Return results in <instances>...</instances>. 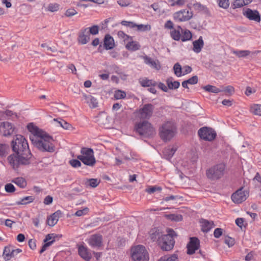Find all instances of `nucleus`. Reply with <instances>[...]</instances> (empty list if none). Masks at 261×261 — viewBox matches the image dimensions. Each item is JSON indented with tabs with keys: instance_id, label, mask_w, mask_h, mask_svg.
I'll list each match as a JSON object with an SVG mask.
<instances>
[{
	"instance_id": "1",
	"label": "nucleus",
	"mask_w": 261,
	"mask_h": 261,
	"mask_svg": "<svg viewBox=\"0 0 261 261\" xmlns=\"http://www.w3.org/2000/svg\"><path fill=\"white\" fill-rule=\"evenodd\" d=\"M12 147L15 153L8 157V161L14 170L21 166L28 165L31 163L32 154L25 138L21 135H17L12 142Z\"/></svg>"
},
{
	"instance_id": "2",
	"label": "nucleus",
	"mask_w": 261,
	"mask_h": 261,
	"mask_svg": "<svg viewBox=\"0 0 261 261\" xmlns=\"http://www.w3.org/2000/svg\"><path fill=\"white\" fill-rule=\"evenodd\" d=\"M27 127L32 134L30 139L35 147L43 152H53L55 151V146L53 144L54 140L51 136L32 123H29Z\"/></svg>"
},
{
	"instance_id": "3",
	"label": "nucleus",
	"mask_w": 261,
	"mask_h": 261,
	"mask_svg": "<svg viewBox=\"0 0 261 261\" xmlns=\"http://www.w3.org/2000/svg\"><path fill=\"white\" fill-rule=\"evenodd\" d=\"M160 136L164 141H169L177 133V128L174 123L171 121L164 122L159 129Z\"/></svg>"
},
{
	"instance_id": "4",
	"label": "nucleus",
	"mask_w": 261,
	"mask_h": 261,
	"mask_svg": "<svg viewBox=\"0 0 261 261\" xmlns=\"http://www.w3.org/2000/svg\"><path fill=\"white\" fill-rule=\"evenodd\" d=\"M174 236H176L175 231L169 229L168 234H164L159 240V245L163 250L169 251L173 248L175 243L173 239Z\"/></svg>"
},
{
	"instance_id": "5",
	"label": "nucleus",
	"mask_w": 261,
	"mask_h": 261,
	"mask_svg": "<svg viewBox=\"0 0 261 261\" xmlns=\"http://www.w3.org/2000/svg\"><path fill=\"white\" fill-rule=\"evenodd\" d=\"M136 132L141 136L150 137L155 134V131L152 125L146 121L138 123L135 125Z\"/></svg>"
},
{
	"instance_id": "6",
	"label": "nucleus",
	"mask_w": 261,
	"mask_h": 261,
	"mask_svg": "<svg viewBox=\"0 0 261 261\" xmlns=\"http://www.w3.org/2000/svg\"><path fill=\"white\" fill-rule=\"evenodd\" d=\"M85 165L89 166H93L96 163L94 155V152L92 149L86 147H83L81 150V154L77 156Z\"/></svg>"
},
{
	"instance_id": "7",
	"label": "nucleus",
	"mask_w": 261,
	"mask_h": 261,
	"mask_svg": "<svg viewBox=\"0 0 261 261\" xmlns=\"http://www.w3.org/2000/svg\"><path fill=\"white\" fill-rule=\"evenodd\" d=\"M131 257L134 261H148L149 255L145 247L137 245L132 248Z\"/></svg>"
},
{
	"instance_id": "8",
	"label": "nucleus",
	"mask_w": 261,
	"mask_h": 261,
	"mask_svg": "<svg viewBox=\"0 0 261 261\" xmlns=\"http://www.w3.org/2000/svg\"><path fill=\"white\" fill-rule=\"evenodd\" d=\"M225 165L222 164H218L211 167L206 171L207 177L212 179L216 180L221 178L224 173Z\"/></svg>"
},
{
	"instance_id": "9",
	"label": "nucleus",
	"mask_w": 261,
	"mask_h": 261,
	"mask_svg": "<svg viewBox=\"0 0 261 261\" xmlns=\"http://www.w3.org/2000/svg\"><path fill=\"white\" fill-rule=\"evenodd\" d=\"M199 137L205 141H212L214 140L216 136V132L212 128L203 127L198 131Z\"/></svg>"
},
{
	"instance_id": "10",
	"label": "nucleus",
	"mask_w": 261,
	"mask_h": 261,
	"mask_svg": "<svg viewBox=\"0 0 261 261\" xmlns=\"http://www.w3.org/2000/svg\"><path fill=\"white\" fill-rule=\"evenodd\" d=\"M192 16V12L188 9H182L174 13L173 14L174 19L177 22L188 21Z\"/></svg>"
},
{
	"instance_id": "11",
	"label": "nucleus",
	"mask_w": 261,
	"mask_h": 261,
	"mask_svg": "<svg viewBox=\"0 0 261 261\" xmlns=\"http://www.w3.org/2000/svg\"><path fill=\"white\" fill-rule=\"evenodd\" d=\"M153 109L152 105L145 104L138 111V116L141 119H149L152 115Z\"/></svg>"
},
{
	"instance_id": "12",
	"label": "nucleus",
	"mask_w": 261,
	"mask_h": 261,
	"mask_svg": "<svg viewBox=\"0 0 261 261\" xmlns=\"http://www.w3.org/2000/svg\"><path fill=\"white\" fill-rule=\"evenodd\" d=\"M248 195L249 193L241 188L232 194L231 198L235 203H241L246 200Z\"/></svg>"
},
{
	"instance_id": "13",
	"label": "nucleus",
	"mask_w": 261,
	"mask_h": 261,
	"mask_svg": "<svg viewBox=\"0 0 261 261\" xmlns=\"http://www.w3.org/2000/svg\"><path fill=\"white\" fill-rule=\"evenodd\" d=\"M86 242L93 248H99L102 246V237L100 234L91 235Z\"/></svg>"
},
{
	"instance_id": "14",
	"label": "nucleus",
	"mask_w": 261,
	"mask_h": 261,
	"mask_svg": "<svg viewBox=\"0 0 261 261\" xmlns=\"http://www.w3.org/2000/svg\"><path fill=\"white\" fill-rule=\"evenodd\" d=\"M14 130V126L9 122L0 123V134L4 136L11 135Z\"/></svg>"
},
{
	"instance_id": "15",
	"label": "nucleus",
	"mask_w": 261,
	"mask_h": 261,
	"mask_svg": "<svg viewBox=\"0 0 261 261\" xmlns=\"http://www.w3.org/2000/svg\"><path fill=\"white\" fill-rule=\"evenodd\" d=\"M200 247V241L196 237L190 238V242L187 244V254L191 255Z\"/></svg>"
},
{
	"instance_id": "16",
	"label": "nucleus",
	"mask_w": 261,
	"mask_h": 261,
	"mask_svg": "<svg viewBox=\"0 0 261 261\" xmlns=\"http://www.w3.org/2000/svg\"><path fill=\"white\" fill-rule=\"evenodd\" d=\"M79 255L85 260L90 261L92 258L91 250L84 245H77Z\"/></svg>"
},
{
	"instance_id": "17",
	"label": "nucleus",
	"mask_w": 261,
	"mask_h": 261,
	"mask_svg": "<svg viewBox=\"0 0 261 261\" xmlns=\"http://www.w3.org/2000/svg\"><path fill=\"white\" fill-rule=\"evenodd\" d=\"M243 14L250 20H253L257 22L260 21V16L257 10H252L248 8L243 11Z\"/></svg>"
},
{
	"instance_id": "18",
	"label": "nucleus",
	"mask_w": 261,
	"mask_h": 261,
	"mask_svg": "<svg viewBox=\"0 0 261 261\" xmlns=\"http://www.w3.org/2000/svg\"><path fill=\"white\" fill-rule=\"evenodd\" d=\"M88 28H84L80 30L78 34L77 41L79 44H87L90 40V35L88 32Z\"/></svg>"
},
{
	"instance_id": "19",
	"label": "nucleus",
	"mask_w": 261,
	"mask_h": 261,
	"mask_svg": "<svg viewBox=\"0 0 261 261\" xmlns=\"http://www.w3.org/2000/svg\"><path fill=\"white\" fill-rule=\"evenodd\" d=\"M53 122L56 126H60L66 130H74L75 129L71 124L61 118L54 119Z\"/></svg>"
},
{
	"instance_id": "20",
	"label": "nucleus",
	"mask_w": 261,
	"mask_h": 261,
	"mask_svg": "<svg viewBox=\"0 0 261 261\" xmlns=\"http://www.w3.org/2000/svg\"><path fill=\"white\" fill-rule=\"evenodd\" d=\"M62 212L58 210L49 216L47 219V224L50 226H55L58 222L59 218L61 217Z\"/></svg>"
},
{
	"instance_id": "21",
	"label": "nucleus",
	"mask_w": 261,
	"mask_h": 261,
	"mask_svg": "<svg viewBox=\"0 0 261 261\" xmlns=\"http://www.w3.org/2000/svg\"><path fill=\"white\" fill-rule=\"evenodd\" d=\"M144 63L150 66L151 68L155 69L156 70H160L161 69V65L160 62L158 60H153L152 58L147 56L143 57Z\"/></svg>"
},
{
	"instance_id": "22",
	"label": "nucleus",
	"mask_w": 261,
	"mask_h": 261,
	"mask_svg": "<svg viewBox=\"0 0 261 261\" xmlns=\"http://www.w3.org/2000/svg\"><path fill=\"white\" fill-rule=\"evenodd\" d=\"M83 100L89 105L90 108H96L98 106L97 99L90 95H87L85 93L83 94Z\"/></svg>"
},
{
	"instance_id": "23",
	"label": "nucleus",
	"mask_w": 261,
	"mask_h": 261,
	"mask_svg": "<svg viewBox=\"0 0 261 261\" xmlns=\"http://www.w3.org/2000/svg\"><path fill=\"white\" fill-rule=\"evenodd\" d=\"M177 147L175 146H169L163 150V153L164 158L167 160L170 159L175 153Z\"/></svg>"
},
{
	"instance_id": "24",
	"label": "nucleus",
	"mask_w": 261,
	"mask_h": 261,
	"mask_svg": "<svg viewBox=\"0 0 261 261\" xmlns=\"http://www.w3.org/2000/svg\"><path fill=\"white\" fill-rule=\"evenodd\" d=\"M200 223L201 230L203 232H207L214 226L213 221H209L206 220L202 219Z\"/></svg>"
},
{
	"instance_id": "25",
	"label": "nucleus",
	"mask_w": 261,
	"mask_h": 261,
	"mask_svg": "<svg viewBox=\"0 0 261 261\" xmlns=\"http://www.w3.org/2000/svg\"><path fill=\"white\" fill-rule=\"evenodd\" d=\"M193 44L194 51L196 53H200L204 45L202 37L200 36L197 40H195L193 42Z\"/></svg>"
},
{
	"instance_id": "26",
	"label": "nucleus",
	"mask_w": 261,
	"mask_h": 261,
	"mask_svg": "<svg viewBox=\"0 0 261 261\" xmlns=\"http://www.w3.org/2000/svg\"><path fill=\"white\" fill-rule=\"evenodd\" d=\"M114 40L112 37L109 35L105 36L104 39V46L106 49H111L114 47Z\"/></svg>"
},
{
	"instance_id": "27",
	"label": "nucleus",
	"mask_w": 261,
	"mask_h": 261,
	"mask_svg": "<svg viewBox=\"0 0 261 261\" xmlns=\"http://www.w3.org/2000/svg\"><path fill=\"white\" fill-rule=\"evenodd\" d=\"M140 85L144 87H149L150 86L155 87L157 83L153 80H149L147 78H142L139 81Z\"/></svg>"
},
{
	"instance_id": "28",
	"label": "nucleus",
	"mask_w": 261,
	"mask_h": 261,
	"mask_svg": "<svg viewBox=\"0 0 261 261\" xmlns=\"http://www.w3.org/2000/svg\"><path fill=\"white\" fill-rule=\"evenodd\" d=\"M163 235L164 234L160 232L159 230L156 229H152L150 232V237L151 240L153 242H158V244L159 243V240Z\"/></svg>"
},
{
	"instance_id": "29",
	"label": "nucleus",
	"mask_w": 261,
	"mask_h": 261,
	"mask_svg": "<svg viewBox=\"0 0 261 261\" xmlns=\"http://www.w3.org/2000/svg\"><path fill=\"white\" fill-rule=\"evenodd\" d=\"M177 28L181 30V38L180 39L182 41L189 40L192 38V34L188 30H182L180 26H178Z\"/></svg>"
},
{
	"instance_id": "30",
	"label": "nucleus",
	"mask_w": 261,
	"mask_h": 261,
	"mask_svg": "<svg viewBox=\"0 0 261 261\" xmlns=\"http://www.w3.org/2000/svg\"><path fill=\"white\" fill-rule=\"evenodd\" d=\"M166 83L168 88L170 89H177L180 85L179 82L178 81H173L172 77L168 78L166 81Z\"/></svg>"
},
{
	"instance_id": "31",
	"label": "nucleus",
	"mask_w": 261,
	"mask_h": 261,
	"mask_svg": "<svg viewBox=\"0 0 261 261\" xmlns=\"http://www.w3.org/2000/svg\"><path fill=\"white\" fill-rule=\"evenodd\" d=\"M126 48L132 51L138 50L140 48V45L137 41H131L126 45Z\"/></svg>"
},
{
	"instance_id": "32",
	"label": "nucleus",
	"mask_w": 261,
	"mask_h": 261,
	"mask_svg": "<svg viewBox=\"0 0 261 261\" xmlns=\"http://www.w3.org/2000/svg\"><path fill=\"white\" fill-rule=\"evenodd\" d=\"M3 256L6 261L9 260L12 258V247H5L4 250Z\"/></svg>"
},
{
	"instance_id": "33",
	"label": "nucleus",
	"mask_w": 261,
	"mask_h": 261,
	"mask_svg": "<svg viewBox=\"0 0 261 261\" xmlns=\"http://www.w3.org/2000/svg\"><path fill=\"white\" fill-rule=\"evenodd\" d=\"M203 89L207 92H212L214 93H218L222 92L223 90L218 88L216 86L207 85L203 87Z\"/></svg>"
},
{
	"instance_id": "34",
	"label": "nucleus",
	"mask_w": 261,
	"mask_h": 261,
	"mask_svg": "<svg viewBox=\"0 0 261 261\" xmlns=\"http://www.w3.org/2000/svg\"><path fill=\"white\" fill-rule=\"evenodd\" d=\"M158 261H178V255L174 253L170 256H164L161 257Z\"/></svg>"
},
{
	"instance_id": "35",
	"label": "nucleus",
	"mask_w": 261,
	"mask_h": 261,
	"mask_svg": "<svg viewBox=\"0 0 261 261\" xmlns=\"http://www.w3.org/2000/svg\"><path fill=\"white\" fill-rule=\"evenodd\" d=\"M170 35L174 40L178 41L181 38V30L177 28V30L174 29L170 32Z\"/></svg>"
},
{
	"instance_id": "36",
	"label": "nucleus",
	"mask_w": 261,
	"mask_h": 261,
	"mask_svg": "<svg viewBox=\"0 0 261 261\" xmlns=\"http://www.w3.org/2000/svg\"><path fill=\"white\" fill-rule=\"evenodd\" d=\"M12 182L21 188H24L27 186V182L22 177L16 178L12 180Z\"/></svg>"
},
{
	"instance_id": "37",
	"label": "nucleus",
	"mask_w": 261,
	"mask_h": 261,
	"mask_svg": "<svg viewBox=\"0 0 261 261\" xmlns=\"http://www.w3.org/2000/svg\"><path fill=\"white\" fill-rule=\"evenodd\" d=\"M250 111L254 115L261 116V105H253L251 106Z\"/></svg>"
},
{
	"instance_id": "38",
	"label": "nucleus",
	"mask_w": 261,
	"mask_h": 261,
	"mask_svg": "<svg viewBox=\"0 0 261 261\" xmlns=\"http://www.w3.org/2000/svg\"><path fill=\"white\" fill-rule=\"evenodd\" d=\"M60 8V5L58 3H50L45 8V10L47 11L51 12H57Z\"/></svg>"
},
{
	"instance_id": "39",
	"label": "nucleus",
	"mask_w": 261,
	"mask_h": 261,
	"mask_svg": "<svg viewBox=\"0 0 261 261\" xmlns=\"http://www.w3.org/2000/svg\"><path fill=\"white\" fill-rule=\"evenodd\" d=\"M34 200V198L33 196H26L21 198L20 201H17L16 204L17 205L27 204L33 202Z\"/></svg>"
},
{
	"instance_id": "40",
	"label": "nucleus",
	"mask_w": 261,
	"mask_h": 261,
	"mask_svg": "<svg viewBox=\"0 0 261 261\" xmlns=\"http://www.w3.org/2000/svg\"><path fill=\"white\" fill-rule=\"evenodd\" d=\"M233 54L236 55L239 58H243L249 56L251 52L248 50H234L233 51Z\"/></svg>"
},
{
	"instance_id": "41",
	"label": "nucleus",
	"mask_w": 261,
	"mask_h": 261,
	"mask_svg": "<svg viewBox=\"0 0 261 261\" xmlns=\"http://www.w3.org/2000/svg\"><path fill=\"white\" fill-rule=\"evenodd\" d=\"M126 97V93L124 91L117 90L115 91L114 93V98L116 99H123Z\"/></svg>"
},
{
	"instance_id": "42",
	"label": "nucleus",
	"mask_w": 261,
	"mask_h": 261,
	"mask_svg": "<svg viewBox=\"0 0 261 261\" xmlns=\"http://www.w3.org/2000/svg\"><path fill=\"white\" fill-rule=\"evenodd\" d=\"M169 3L171 6H179L181 7L185 5V0H169Z\"/></svg>"
},
{
	"instance_id": "43",
	"label": "nucleus",
	"mask_w": 261,
	"mask_h": 261,
	"mask_svg": "<svg viewBox=\"0 0 261 261\" xmlns=\"http://www.w3.org/2000/svg\"><path fill=\"white\" fill-rule=\"evenodd\" d=\"M88 32L89 34L92 35H95L98 34L99 32V27L97 25H93L90 28H88Z\"/></svg>"
},
{
	"instance_id": "44",
	"label": "nucleus",
	"mask_w": 261,
	"mask_h": 261,
	"mask_svg": "<svg viewBox=\"0 0 261 261\" xmlns=\"http://www.w3.org/2000/svg\"><path fill=\"white\" fill-rule=\"evenodd\" d=\"M252 181L256 186L259 188L261 187V176L258 173L256 174L255 177L253 178Z\"/></svg>"
},
{
	"instance_id": "45",
	"label": "nucleus",
	"mask_w": 261,
	"mask_h": 261,
	"mask_svg": "<svg viewBox=\"0 0 261 261\" xmlns=\"http://www.w3.org/2000/svg\"><path fill=\"white\" fill-rule=\"evenodd\" d=\"M168 219L175 221H180L182 220V216L177 214H170L167 215Z\"/></svg>"
},
{
	"instance_id": "46",
	"label": "nucleus",
	"mask_w": 261,
	"mask_h": 261,
	"mask_svg": "<svg viewBox=\"0 0 261 261\" xmlns=\"http://www.w3.org/2000/svg\"><path fill=\"white\" fill-rule=\"evenodd\" d=\"M173 70L176 75L178 77L181 75V67L179 64L176 63L173 67Z\"/></svg>"
},
{
	"instance_id": "47",
	"label": "nucleus",
	"mask_w": 261,
	"mask_h": 261,
	"mask_svg": "<svg viewBox=\"0 0 261 261\" xmlns=\"http://www.w3.org/2000/svg\"><path fill=\"white\" fill-rule=\"evenodd\" d=\"M136 27L137 28L138 31L142 32L150 31L151 30V26L149 24H137Z\"/></svg>"
},
{
	"instance_id": "48",
	"label": "nucleus",
	"mask_w": 261,
	"mask_h": 261,
	"mask_svg": "<svg viewBox=\"0 0 261 261\" xmlns=\"http://www.w3.org/2000/svg\"><path fill=\"white\" fill-rule=\"evenodd\" d=\"M89 211V208L85 207L82 210H80L76 211L74 214V215L77 217H81L86 215L88 213Z\"/></svg>"
},
{
	"instance_id": "49",
	"label": "nucleus",
	"mask_w": 261,
	"mask_h": 261,
	"mask_svg": "<svg viewBox=\"0 0 261 261\" xmlns=\"http://www.w3.org/2000/svg\"><path fill=\"white\" fill-rule=\"evenodd\" d=\"M80 160L72 159L69 161L70 165L73 168H78L81 166V163Z\"/></svg>"
},
{
	"instance_id": "50",
	"label": "nucleus",
	"mask_w": 261,
	"mask_h": 261,
	"mask_svg": "<svg viewBox=\"0 0 261 261\" xmlns=\"http://www.w3.org/2000/svg\"><path fill=\"white\" fill-rule=\"evenodd\" d=\"M219 4V6L224 9H226L229 6L228 0H216Z\"/></svg>"
},
{
	"instance_id": "51",
	"label": "nucleus",
	"mask_w": 261,
	"mask_h": 261,
	"mask_svg": "<svg viewBox=\"0 0 261 261\" xmlns=\"http://www.w3.org/2000/svg\"><path fill=\"white\" fill-rule=\"evenodd\" d=\"M224 242L226 244H227L229 247H232L234 244V240L230 238L229 237H226L224 240Z\"/></svg>"
},
{
	"instance_id": "52",
	"label": "nucleus",
	"mask_w": 261,
	"mask_h": 261,
	"mask_svg": "<svg viewBox=\"0 0 261 261\" xmlns=\"http://www.w3.org/2000/svg\"><path fill=\"white\" fill-rule=\"evenodd\" d=\"M5 189L8 193H13L15 191V188L12 184H7L5 186Z\"/></svg>"
},
{
	"instance_id": "53",
	"label": "nucleus",
	"mask_w": 261,
	"mask_h": 261,
	"mask_svg": "<svg viewBox=\"0 0 261 261\" xmlns=\"http://www.w3.org/2000/svg\"><path fill=\"white\" fill-rule=\"evenodd\" d=\"M89 185L92 188L96 187L99 184V181L97 179L91 178L87 181Z\"/></svg>"
},
{
	"instance_id": "54",
	"label": "nucleus",
	"mask_w": 261,
	"mask_h": 261,
	"mask_svg": "<svg viewBox=\"0 0 261 261\" xmlns=\"http://www.w3.org/2000/svg\"><path fill=\"white\" fill-rule=\"evenodd\" d=\"M161 190H162V188L160 187L152 186V187H150L149 188L147 189L146 190V191L149 194H151V193H153L156 191H161Z\"/></svg>"
},
{
	"instance_id": "55",
	"label": "nucleus",
	"mask_w": 261,
	"mask_h": 261,
	"mask_svg": "<svg viewBox=\"0 0 261 261\" xmlns=\"http://www.w3.org/2000/svg\"><path fill=\"white\" fill-rule=\"evenodd\" d=\"M76 14L77 12L74 9L70 8L66 10L65 15L67 17H71Z\"/></svg>"
},
{
	"instance_id": "56",
	"label": "nucleus",
	"mask_w": 261,
	"mask_h": 261,
	"mask_svg": "<svg viewBox=\"0 0 261 261\" xmlns=\"http://www.w3.org/2000/svg\"><path fill=\"white\" fill-rule=\"evenodd\" d=\"M54 242L55 240H53L46 243H45L40 250V253H42L43 252H44L46 250L47 248L52 245Z\"/></svg>"
},
{
	"instance_id": "57",
	"label": "nucleus",
	"mask_w": 261,
	"mask_h": 261,
	"mask_svg": "<svg viewBox=\"0 0 261 261\" xmlns=\"http://www.w3.org/2000/svg\"><path fill=\"white\" fill-rule=\"evenodd\" d=\"M54 242L55 240H53L46 243H45L40 250V253H42L43 252H44L46 250L47 248L52 245Z\"/></svg>"
},
{
	"instance_id": "58",
	"label": "nucleus",
	"mask_w": 261,
	"mask_h": 261,
	"mask_svg": "<svg viewBox=\"0 0 261 261\" xmlns=\"http://www.w3.org/2000/svg\"><path fill=\"white\" fill-rule=\"evenodd\" d=\"M234 8H240L245 5V3L243 0H236L233 4Z\"/></svg>"
},
{
	"instance_id": "59",
	"label": "nucleus",
	"mask_w": 261,
	"mask_h": 261,
	"mask_svg": "<svg viewBox=\"0 0 261 261\" xmlns=\"http://www.w3.org/2000/svg\"><path fill=\"white\" fill-rule=\"evenodd\" d=\"M56 236L57 235L54 233L48 234L46 235L45 239L44 240V242L46 243L53 240H55V238Z\"/></svg>"
},
{
	"instance_id": "60",
	"label": "nucleus",
	"mask_w": 261,
	"mask_h": 261,
	"mask_svg": "<svg viewBox=\"0 0 261 261\" xmlns=\"http://www.w3.org/2000/svg\"><path fill=\"white\" fill-rule=\"evenodd\" d=\"M186 82H188L189 84L191 85L196 84L198 82V77L196 75L193 76L188 80H186Z\"/></svg>"
},
{
	"instance_id": "61",
	"label": "nucleus",
	"mask_w": 261,
	"mask_h": 261,
	"mask_svg": "<svg viewBox=\"0 0 261 261\" xmlns=\"http://www.w3.org/2000/svg\"><path fill=\"white\" fill-rule=\"evenodd\" d=\"M223 233V229L221 228H217L215 229L214 232V237L216 238H219L222 236Z\"/></svg>"
},
{
	"instance_id": "62",
	"label": "nucleus",
	"mask_w": 261,
	"mask_h": 261,
	"mask_svg": "<svg viewBox=\"0 0 261 261\" xmlns=\"http://www.w3.org/2000/svg\"><path fill=\"white\" fill-rule=\"evenodd\" d=\"M117 35L120 39H123L124 40H126L129 38V36L125 34L123 31H119L118 32Z\"/></svg>"
},
{
	"instance_id": "63",
	"label": "nucleus",
	"mask_w": 261,
	"mask_h": 261,
	"mask_svg": "<svg viewBox=\"0 0 261 261\" xmlns=\"http://www.w3.org/2000/svg\"><path fill=\"white\" fill-rule=\"evenodd\" d=\"M157 86L160 89H162L163 91H168V87H167L164 84L160 82L159 83H157Z\"/></svg>"
},
{
	"instance_id": "64",
	"label": "nucleus",
	"mask_w": 261,
	"mask_h": 261,
	"mask_svg": "<svg viewBox=\"0 0 261 261\" xmlns=\"http://www.w3.org/2000/svg\"><path fill=\"white\" fill-rule=\"evenodd\" d=\"M53 197L50 196H47L44 200V203L46 205L50 204L53 202Z\"/></svg>"
}]
</instances>
